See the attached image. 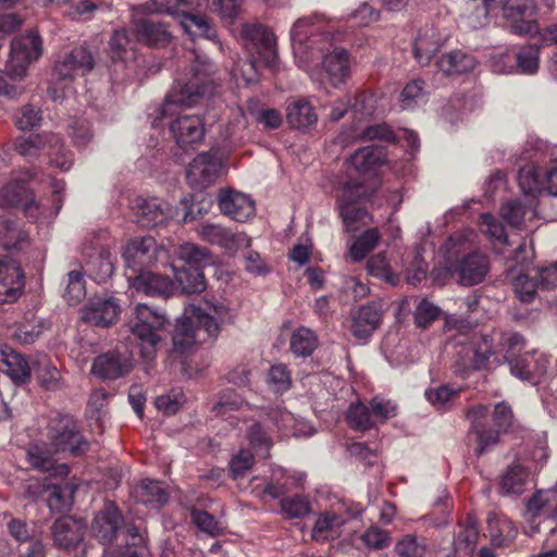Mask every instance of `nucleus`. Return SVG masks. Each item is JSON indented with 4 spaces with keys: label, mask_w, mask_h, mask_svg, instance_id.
I'll list each match as a JSON object with an SVG mask.
<instances>
[{
    "label": "nucleus",
    "mask_w": 557,
    "mask_h": 557,
    "mask_svg": "<svg viewBox=\"0 0 557 557\" xmlns=\"http://www.w3.org/2000/svg\"><path fill=\"white\" fill-rule=\"evenodd\" d=\"M209 312H205L201 309H196L191 317L177 320L173 334L175 351L185 352L196 344L215 338L220 333L221 325L234 322L235 311L225 301L209 304Z\"/></svg>",
    "instance_id": "f03ea898"
},
{
    "label": "nucleus",
    "mask_w": 557,
    "mask_h": 557,
    "mask_svg": "<svg viewBox=\"0 0 557 557\" xmlns=\"http://www.w3.org/2000/svg\"><path fill=\"white\" fill-rule=\"evenodd\" d=\"M222 171L221 159L216 153L201 152L190 162L186 177L191 188L202 190L212 185Z\"/></svg>",
    "instance_id": "9b49d317"
},
{
    "label": "nucleus",
    "mask_w": 557,
    "mask_h": 557,
    "mask_svg": "<svg viewBox=\"0 0 557 557\" xmlns=\"http://www.w3.org/2000/svg\"><path fill=\"white\" fill-rule=\"evenodd\" d=\"M247 438L255 449L264 453H268L273 445L272 437L261 421L251 422L247 429Z\"/></svg>",
    "instance_id": "13d9d810"
},
{
    "label": "nucleus",
    "mask_w": 557,
    "mask_h": 557,
    "mask_svg": "<svg viewBox=\"0 0 557 557\" xmlns=\"http://www.w3.org/2000/svg\"><path fill=\"white\" fill-rule=\"evenodd\" d=\"M191 520L197 528L211 536H219L223 533V525L220 520L205 510L194 509Z\"/></svg>",
    "instance_id": "bf43d9fd"
},
{
    "label": "nucleus",
    "mask_w": 557,
    "mask_h": 557,
    "mask_svg": "<svg viewBox=\"0 0 557 557\" xmlns=\"http://www.w3.org/2000/svg\"><path fill=\"white\" fill-rule=\"evenodd\" d=\"M185 7H188V0H149L132 7V18H146L149 14H168L176 17L185 13Z\"/></svg>",
    "instance_id": "2f4dec72"
},
{
    "label": "nucleus",
    "mask_w": 557,
    "mask_h": 557,
    "mask_svg": "<svg viewBox=\"0 0 557 557\" xmlns=\"http://www.w3.org/2000/svg\"><path fill=\"white\" fill-rule=\"evenodd\" d=\"M108 53L113 62H127L136 55L134 42L125 28L115 29L108 44Z\"/></svg>",
    "instance_id": "ea45409f"
},
{
    "label": "nucleus",
    "mask_w": 557,
    "mask_h": 557,
    "mask_svg": "<svg viewBox=\"0 0 557 557\" xmlns=\"http://www.w3.org/2000/svg\"><path fill=\"white\" fill-rule=\"evenodd\" d=\"M381 238L377 228H368L350 246L349 257L354 262L362 261L379 244Z\"/></svg>",
    "instance_id": "a18cd8bd"
},
{
    "label": "nucleus",
    "mask_w": 557,
    "mask_h": 557,
    "mask_svg": "<svg viewBox=\"0 0 557 557\" xmlns=\"http://www.w3.org/2000/svg\"><path fill=\"white\" fill-rule=\"evenodd\" d=\"M540 51L536 46L522 47L517 53V65L521 73L532 75L537 72Z\"/></svg>",
    "instance_id": "052dcab7"
},
{
    "label": "nucleus",
    "mask_w": 557,
    "mask_h": 557,
    "mask_svg": "<svg viewBox=\"0 0 557 557\" xmlns=\"http://www.w3.org/2000/svg\"><path fill=\"white\" fill-rule=\"evenodd\" d=\"M424 85L423 81L414 79L404 87L399 98L401 109H413L424 99Z\"/></svg>",
    "instance_id": "4d7b16f0"
},
{
    "label": "nucleus",
    "mask_w": 557,
    "mask_h": 557,
    "mask_svg": "<svg viewBox=\"0 0 557 557\" xmlns=\"http://www.w3.org/2000/svg\"><path fill=\"white\" fill-rule=\"evenodd\" d=\"M529 472L520 465H511L499 478V487L504 495L518 496L525 491Z\"/></svg>",
    "instance_id": "4c0bfd02"
},
{
    "label": "nucleus",
    "mask_w": 557,
    "mask_h": 557,
    "mask_svg": "<svg viewBox=\"0 0 557 557\" xmlns=\"http://www.w3.org/2000/svg\"><path fill=\"white\" fill-rule=\"evenodd\" d=\"M437 66L445 75H460L472 71L475 66V60L467 52L454 50L443 54L437 60Z\"/></svg>",
    "instance_id": "72a5a7b5"
},
{
    "label": "nucleus",
    "mask_w": 557,
    "mask_h": 557,
    "mask_svg": "<svg viewBox=\"0 0 557 557\" xmlns=\"http://www.w3.org/2000/svg\"><path fill=\"white\" fill-rule=\"evenodd\" d=\"M510 23L515 34H529L534 28L535 5L533 0H508L499 11Z\"/></svg>",
    "instance_id": "6ab92c4d"
},
{
    "label": "nucleus",
    "mask_w": 557,
    "mask_h": 557,
    "mask_svg": "<svg viewBox=\"0 0 557 557\" xmlns=\"http://www.w3.org/2000/svg\"><path fill=\"white\" fill-rule=\"evenodd\" d=\"M450 276L462 286L480 284L490 271L488 258L479 252L469 253L447 268Z\"/></svg>",
    "instance_id": "ddd939ff"
},
{
    "label": "nucleus",
    "mask_w": 557,
    "mask_h": 557,
    "mask_svg": "<svg viewBox=\"0 0 557 557\" xmlns=\"http://www.w3.org/2000/svg\"><path fill=\"white\" fill-rule=\"evenodd\" d=\"M173 270L175 281L181 287L182 293L190 295L200 294L206 290L207 281L202 272V269H199L198 267H173Z\"/></svg>",
    "instance_id": "c9c22d12"
},
{
    "label": "nucleus",
    "mask_w": 557,
    "mask_h": 557,
    "mask_svg": "<svg viewBox=\"0 0 557 557\" xmlns=\"http://www.w3.org/2000/svg\"><path fill=\"white\" fill-rule=\"evenodd\" d=\"M287 123L297 129H308L318 122V115L313 106L306 99L300 98L287 107Z\"/></svg>",
    "instance_id": "473e14b6"
},
{
    "label": "nucleus",
    "mask_w": 557,
    "mask_h": 557,
    "mask_svg": "<svg viewBox=\"0 0 557 557\" xmlns=\"http://www.w3.org/2000/svg\"><path fill=\"white\" fill-rule=\"evenodd\" d=\"M281 509L288 518H302L310 512L311 507L307 498L296 495L282 498Z\"/></svg>",
    "instance_id": "0e129e2a"
},
{
    "label": "nucleus",
    "mask_w": 557,
    "mask_h": 557,
    "mask_svg": "<svg viewBox=\"0 0 557 557\" xmlns=\"http://www.w3.org/2000/svg\"><path fill=\"white\" fill-rule=\"evenodd\" d=\"M170 132L180 148H193L205 137L203 121L196 114L180 115L170 124Z\"/></svg>",
    "instance_id": "f3484780"
},
{
    "label": "nucleus",
    "mask_w": 557,
    "mask_h": 557,
    "mask_svg": "<svg viewBox=\"0 0 557 557\" xmlns=\"http://www.w3.org/2000/svg\"><path fill=\"white\" fill-rule=\"evenodd\" d=\"M502 351L505 352L504 359L508 362L510 373L520 380H531V370L528 364V357H515L524 347L523 337L518 333H505L500 337Z\"/></svg>",
    "instance_id": "aec40b11"
},
{
    "label": "nucleus",
    "mask_w": 557,
    "mask_h": 557,
    "mask_svg": "<svg viewBox=\"0 0 557 557\" xmlns=\"http://www.w3.org/2000/svg\"><path fill=\"white\" fill-rule=\"evenodd\" d=\"M518 181L524 194H536L544 190L543 176L533 166L521 169L518 174Z\"/></svg>",
    "instance_id": "680f3d73"
},
{
    "label": "nucleus",
    "mask_w": 557,
    "mask_h": 557,
    "mask_svg": "<svg viewBox=\"0 0 557 557\" xmlns=\"http://www.w3.org/2000/svg\"><path fill=\"white\" fill-rule=\"evenodd\" d=\"M479 539V530L474 521L469 522L460 529L453 548L457 557H472Z\"/></svg>",
    "instance_id": "c03bdc74"
},
{
    "label": "nucleus",
    "mask_w": 557,
    "mask_h": 557,
    "mask_svg": "<svg viewBox=\"0 0 557 557\" xmlns=\"http://www.w3.org/2000/svg\"><path fill=\"white\" fill-rule=\"evenodd\" d=\"M28 188L23 181H15L0 190V207L23 206L27 218L36 221L39 206L29 201Z\"/></svg>",
    "instance_id": "c756f323"
},
{
    "label": "nucleus",
    "mask_w": 557,
    "mask_h": 557,
    "mask_svg": "<svg viewBox=\"0 0 557 557\" xmlns=\"http://www.w3.org/2000/svg\"><path fill=\"white\" fill-rule=\"evenodd\" d=\"M159 252L160 249L157 242L151 236L131 239L123 251L124 261L132 271L131 276H135L152 267L158 259Z\"/></svg>",
    "instance_id": "9d476101"
},
{
    "label": "nucleus",
    "mask_w": 557,
    "mask_h": 557,
    "mask_svg": "<svg viewBox=\"0 0 557 557\" xmlns=\"http://www.w3.org/2000/svg\"><path fill=\"white\" fill-rule=\"evenodd\" d=\"M38 384L47 391H59L65 386L60 370L49 359L42 357L33 362Z\"/></svg>",
    "instance_id": "a19ab883"
},
{
    "label": "nucleus",
    "mask_w": 557,
    "mask_h": 557,
    "mask_svg": "<svg viewBox=\"0 0 557 557\" xmlns=\"http://www.w3.org/2000/svg\"><path fill=\"white\" fill-rule=\"evenodd\" d=\"M363 508L358 507L349 511L344 503L333 507L330 510L321 512L312 528L311 537L317 542H326L338 539L342 535L343 528L347 521L360 515Z\"/></svg>",
    "instance_id": "1a4fd4ad"
},
{
    "label": "nucleus",
    "mask_w": 557,
    "mask_h": 557,
    "mask_svg": "<svg viewBox=\"0 0 557 557\" xmlns=\"http://www.w3.org/2000/svg\"><path fill=\"white\" fill-rule=\"evenodd\" d=\"M94 536L103 545L115 544L104 549L106 557H145L147 548L144 536L133 523L124 519L114 503H106L91 523Z\"/></svg>",
    "instance_id": "f257e3e1"
},
{
    "label": "nucleus",
    "mask_w": 557,
    "mask_h": 557,
    "mask_svg": "<svg viewBox=\"0 0 557 557\" xmlns=\"http://www.w3.org/2000/svg\"><path fill=\"white\" fill-rule=\"evenodd\" d=\"M481 225L483 232L494 242V244L506 245L508 239L503 224L491 213L481 214Z\"/></svg>",
    "instance_id": "69168bd1"
},
{
    "label": "nucleus",
    "mask_w": 557,
    "mask_h": 557,
    "mask_svg": "<svg viewBox=\"0 0 557 557\" xmlns=\"http://www.w3.org/2000/svg\"><path fill=\"white\" fill-rule=\"evenodd\" d=\"M134 35L138 42L149 47H161L170 42L172 35L164 23L149 18H132Z\"/></svg>",
    "instance_id": "b1692460"
},
{
    "label": "nucleus",
    "mask_w": 557,
    "mask_h": 557,
    "mask_svg": "<svg viewBox=\"0 0 557 557\" xmlns=\"http://www.w3.org/2000/svg\"><path fill=\"white\" fill-rule=\"evenodd\" d=\"M338 210L347 233H354L358 231L361 225H366L371 221L368 211L358 205L350 207L344 206Z\"/></svg>",
    "instance_id": "5fc2aeb1"
},
{
    "label": "nucleus",
    "mask_w": 557,
    "mask_h": 557,
    "mask_svg": "<svg viewBox=\"0 0 557 557\" xmlns=\"http://www.w3.org/2000/svg\"><path fill=\"white\" fill-rule=\"evenodd\" d=\"M49 438L54 451L67 453L74 457L82 456L89 449V443L69 416H59L51 421Z\"/></svg>",
    "instance_id": "0eeeda50"
},
{
    "label": "nucleus",
    "mask_w": 557,
    "mask_h": 557,
    "mask_svg": "<svg viewBox=\"0 0 557 557\" xmlns=\"http://www.w3.org/2000/svg\"><path fill=\"white\" fill-rule=\"evenodd\" d=\"M346 421L348 425L356 431H368L374 428V419L372 418L371 410L362 403L350 404Z\"/></svg>",
    "instance_id": "8fccbe9b"
},
{
    "label": "nucleus",
    "mask_w": 557,
    "mask_h": 557,
    "mask_svg": "<svg viewBox=\"0 0 557 557\" xmlns=\"http://www.w3.org/2000/svg\"><path fill=\"white\" fill-rule=\"evenodd\" d=\"M467 419L471 424V433L475 435L478 447L475 454L481 456L488 448L496 445L499 434L508 430L513 420L511 407L500 401L495 405L493 412V422L495 429H488L490 407L486 405H476L467 412Z\"/></svg>",
    "instance_id": "20e7f679"
},
{
    "label": "nucleus",
    "mask_w": 557,
    "mask_h": 557,
    "mask_svg": "<svg viewBox=\"0 0 557 557\" xmlns=\"http://www.w3.org/2000/svg\"><path fill=\"white\" fill-rule=\"evenodd\" d=\"M14 120L20 129H32L40 124L41 112L36 107L26 104L15 113Z\"/></svg>",
    "instance_id": "338daca9"
},
{
    "label": "nucleus",
    "mask_w": 557,
    "mask_h": 557,
    "mask_svg": "<svg viewBox=\"0 0 557 557\" xmlns=\"http://www.w3.org/2000/svg\"><path fill=\"white\" fill-rule=\"evenodd\" d=\"M364 197H367V194L363 184L357 181H348L342 186L337 199V207L341 209L344 206H356Z\"/></svg>",
    "instance_id": "6e6d98bb"
},
{
    "label": "nucleus",
    "mask_w": 557,
    "mask_h": 557,
    "mask_svg": "<svg viewBox=\"0 0 557 557\" xmlns=\"http://www.w3.org/2000/svg\"><path fill=\"white\" fill-rule=\"evenodd\" d=\"M458 395L459 391L448 385H438L426 389L424 393L426 400L437 411L449 410Z\"/></svg>",
    "instance_id": "09e8293b"
},
{
    "label": "nucleus",
    "mask_w": 557,
    "mask_h": 557,
    "mask_svg": "<svg viewBox=\"0 0 557 557\" xmlns=\"http://www.w3.org/2000/svg\"><path fill=\"white\" fill-rule=\"evenodd\" d=\"M197 233L202 240L227 251H235L239 247L248 245V239L244 233H235L221 224H202Z\"/></svg>",
    "instance_id": "412c9836"
},
{
    "label": "nucleus",
    "mask_w": 557,
    "mask_h": 557,
    "mask_svg": "<svg viewBox=\"0 0 557 557\" xmlns=\"http://www.w3.org/2000/svg\"><path fill=\"white\" fill-rule=\"evenodd\" d=\"M395 549L401 557H422L425 553V544L419 542L414 535L409 534L398 541Z\"/></svg>",
    "instance_id": "774afa93"
},
{
    "label": "nucleus",
    "mask_w": 557,
    "mask_h": 557,
    "mask_svg": "<svg viewBox=\"0 0 557 557\" xmlns=\"http://www.w3.org/2000/svg\"><path fill=\"white\" fill-rule=\"evenodd\" d=\"M45 326L46 323L42 319L32 317L30 319L20 323L12 336L17 343L29 345L39 338Z\"/></svg>",
    "instance_id": "3c124183"
},
{
    "label": "nucleus",
    "mask_w": 557,
    "mask_h": 557,
    "mask_svg": "<svg viewBox=\"0 0 557 557\" xmlns=\"http://www.w3.org/2000/svg\"><path fill=\"white\" fill-rule=\"evenodd\" d=\"M25 276L20 262L0 255V304L14 302L23 293Z\"/></svg>",
    "instance_id": "4468645a"
},
{
    "label": "nucleus",
    "mask_w": 557,
    "mask_h": 557,
    "mask_svg": "<svg viewBox=\"0 0 557 557\" xmlns=\"http://www.w3.org/2000/svg\"><path fill=\"white\" fill-rule=\"evenodd\" d=\"M27 244L22 227L7 215H0V247L7 251L20 250Z\"/></svg>",
    "instance_id": "f704fd0d"
},
{
    "label": "nucleus",
    "mask_w": 557,
    "mask_h": 557,
    "mask_svg": "<svg viewBox=\"0 0 557 557\" xmlns=\"http://www.w3.org/2000/svg\"><path fill=\"white\" fill-rule=\"evenodd\" d=\"M128 281L138 293L151 297H169L174 290V283L164 275L144 271L135 276L128 275Z\"/></svg>",
    "instance_id": "cd10ccee"
},
{
    "label": "nucleus",
    "mask_w": 557,
    "mask_h": 557,
    "mask_svg": "<svg viewBox=\"0 0 557 557\" xmlns=\"http://www.w3.org/2000/svg\"><path fill=\"white\" fill-rule=\"evenodd\" d=\"M32 369L28 361L8 345H0V371L5 373L16 384L30 381Z\"/></svg>",
    "instance_id": "a878e982"
},
{
    "label": "nucleus",
    "mask_w": 557,
    "mask_h": 557,
    "mask_svg": "<svg viewBox=\"0 0 557 557\" xmlns=\"http://www.w3.org/2000/svg\"><path fill=\"white\" fill-rule=\"evenodd\" d=\"M318 338L315 334L307 327L295 330L290 337V350L297 357H308L317 348Z\"/></svg>",
    "instance_id": "49530a36"
},
{
    "label": "nucleus",
    "mask_w": 557,
    "mask_h": 557,
    "mask_svg": "<svg viewBox=\"0 0 557 557\" xmlns=\"http://www.w3.org/2000/svg\"><path fill=\"white\" fill-rule=\"evenodd\" d=\"M85 523L71 516L62 517L53 523L52 535L57 546L71 548L81 543L85 534Z\"/></svg>",
    "instance_id": "c85d7f7f"
},
{
    "label": "nucleus",
    "mask_w": 557,
    "mask_h": 557,
    "mask_svg": "<svg viewBox=\"0 0 557 557\" xmlns=\"http://www.w3.org/2000/svg\"><path fill=\"white\" fill-rule=\"evenodd\" d=\"M194 59L188 71L181 74L174 81L172 89L165 98L162 107V115H166L172 104L191 107L202 98L208 88V78L212 72V64L206 55L189 52V59Z\"/></svg>",
    "instance_id": "7ed1b4c3"
},
{
    "label": "nucleus",
    "mask_w": 557,
    "mask_h": 557,
    "mask_svg": "<svg viewBox=\"0 0 557 557\" xmlns=\"http://www.w3.org/2000/svg\"><path fill=\"white\" fill-rule=\"evenodd\" d=\"M85 275L81 270L67 273L64 298L70 305H76L86 297Z\"/></svg>",
    "instance_id": "864d4df0"
},
{
    "label": "nucleus",
    "mask_w": 557,
    "mask_h": 557,
    "mask_svg": "<svg viewBox=\"0 0 557 557\" xmlns=\"http://www.w3.org/2000/svg\"><path fill=\"white\" fill-rule=\"evenodd\" d=\"M220 211L237 222H246L255 214V202L246 194L233 189H222L218 196Z\"/></svg>",
    "instance_id": "a211bd4d"
},
{
    "label": "nucleus",
    "mask_w": 557,
    "mask_h": 557,
    "mask_svg": "<svg viewBox=\"0 0 557 557\" xmlns=\"http://www.w3.org/2000/svg\"><path fill=\"white\" fill-rule=\"evenodd\" d=\"M95 59L84 46L75 47L54 64V75L59 79H72L77 74H86L94 69Z\"/></svg>",
    "instance_id": "dca6fc26"
},
{
    "label": "nucleus",
    "mask_w": 557,
    "mask_h": 557,
    "mask_svg": "<svg viewBox=\"0 0 557 557\" xmlns=\"http://www.w3.org/2000/svg\"><path fill=\"white\" fill-rule=\"evenodd\" d=\"M75 488L66 483L64 485H52L49 490L47 504L51 511H63L73 505Z\"/></svg>",
    "instance_id": "603ef678"
},
{
    "label": "nucleus",
    "mask_w": 557,
    "mask_h": 557,
    "mask_svg": "<svg viewBox=\"0 0 557 557\" xmlns=\"http://www.w3.org/2000/svg\"><path fill=\"white\" fill-rule=\"evenodd\" d=\"M386 159L384 149L380 146H368L358 149L349 159L355 171L364 174L377 165L382 164Z\"/></svg>",
    "instance_id": "58836bf2"
},
{
    "label": "nucleus",
    "mask_w": 557,
    "mask_h": 557,
    "mask_svg": "<svg viewBox=\"0 0 557 557\" xmlns=\"http://www.w3.org/2000/svg\"><path fill=\"white\" fill-rule=\"evenodd\" d=\"M136 222L143 227L165 225L176 215V210L166 201L152 198H137L133 206Z\"/></svg>",
    "instance_id": "f8f14e48"
},
{
    "label": "nucleus",
    "mask_w": 557,
    "mask_h": 557,
    "mask_svg": "<svg viewBox=\"0 0 557 557\" xmlns=\"http://www.w3.org/2000/svg\"><path fill=\"white\" fill-rule=\"evenodd\" d=\"M129 358L116 351L102 354L94 359L91 373L100 380H115L131 372Z\"/></svg>",
    "instance_id": "4be33fe9"
},
{
    "label": "nucleus",
    "mask_w": 557,
    "mask_h": 557,
    "mask_svg": "<svg viewBox=\"0 0 557 557\" xmlns=\"http://www.w3.org/2000/svg\"><path fill=\"white\" fill-rule=\"evenodd\" d=\"M458 355L462 359V366L466 370H480L484 368L490 358L494 355L492 349V338L488 335H481L463 345Z\"/></svg>",
    "instance_id": "393cba45"
},
{
    "label": "nucleus",
    "mask_w": 557,
    "mask_h": 557,
    "mask_svg": "<svg viewBox=\"0 0 557 557\" xmlns=\"http://www.w3.org/2000/svg\"><path fill=\"white\" fill-rule=\"evenodd\" d=\"M174 256L184 263L183 267H202L211 262L210 252L207 248L193 243H184L174 249Z\"/></svg>",
    "instance_id": "37998d69"
},
{
    "label": "nucleus",
    "mask_w": 557,
    "mask_h": 557,
    "mask_svg": "<svg viewBox=\"0 0 557 557\" xmlns=\"http://www.w3.org/2000/svg\"><path fill=\"white\" fill-rule=\"evenodd\" d=\"M322 69L333 87L344 84L350 75V60L347 50L335 47L324 54Z\"/></svg>",
    "instance_id": "bb28decb"
},
{
    "label": "nucleus",
    "mask_w": 557,
    "mask_h": 557,
    "mask_svg": "<svg viewBox=\"0 0 557 557\" xmlns=\"http://www.w3.org/2000/svg\"><path fill=\"white\" fill-rule=\"evenodd\" d=\"M42 40L37 32L30 30L11 41L10 55L5 64L7 74L12 79H22L29 65L41 57Z\"/></svg>",
    "instance_id": "423d86ee"
},
{
    "label": "nucleus",
    "mask_w": 557,
    "mask_h": 557,
    "mask_svg": "<svg viewBox=\"0 0 557 557\" xmlns=\"http://www.w3.org/2000/svg\"><path fill=\"white\" fill-rule=\"evenodd\" d=\"M434 30L419 34L413 44V55L421 65H428L433 54L438 50L440 44L434 39Z\"/></svg>",
    "instance_id": "de8ad7c7"
},
{
    "label": "nucleus",
    "mask_w": 557,
    "mask_h": 557,
    "mask_svg": "<svg viewBox=\"0 0 557 557\" xmlns=\"http://www.w3.org/2000/svg\"><path fill=\"white\" fill-rule=\"evenodd\" d=\"M240 38L251 55L258 58L264 66L273 69L277 60L274 34L260 24H243Z\"/></svg>",
    "instance_id": "6e6552de"
},
{
    "label": "nucleus",
    "mask_w": 557,
    "mask_h": 557,
    "mask_svg": "<svg viewBox=\"0 0 557 557\" xmlns=\"http://www.w3.org/2000/svg\"><path fill=\"white\" fill-rule=\"evenodd\" d=\"M268 383L275 393H284L292 385L290 372L283 363L273 364L268 373Z\"/></svg>",
    "instance_id": "e2e57ef3"
},
{
    "label": "nucleus",
    "mask_w": 557,
    "mask_h": 557,
    "mask_svg": "<svg viewBox=\"0 0 557 557\" xmlns=\"http://www.w3.org/2000/svg\"><path fill=\"white\" fill-rule=\"evenodd\" d=\"M136 497L145 505L160 508L168 503L169 493L161 482L145 479L136 487Z\"/></svg>",
    "instance_id": "79ce46f5"
},
{
    "label": "nucleus",
    "mask_w": 557,
    "mask_h": 557,
    "mask_svg": "<svg viewBox=\"0 0 557 557\" xmlns=\"http://www.w3.org/2000/svg\"><path fill=\"white\" fill-rule=\"evenodd\" d=\"M193 9V3L188 1V7H185V13H181L177 17H182L181 25L184 30L191 37H205L210 40L216 39V32L211 26L208 18L201 15L193 14L189 11Z\"/></svg>",
    "instance_id": "e433bc0d"
},
{
    "label": "nucleus",
    "mask_w": 557,
    "mask_h": 557,
    "mask_svg": "<svg viewBox=\"0 0 557 557\" xmlns=\"http://www.w3.org/2000/svg\"><path fill=\"white\" fill-rule=\"evenodd\" d=\"M120 313L121 306L116 298L97 296L82 308L81 319L94 326L108 327L116 322Z\"/></svg>",
    "instance_id": "2eb2a0df"
},
{
    "label": "nucleus",
    "mask_w": 557,
    "mask_h": 557,
    "mask_svg": "<svg viewBox=\"0 0 557 557\" xmlns=\"http://www.w3.org/2000/svg\"><path fill=\"white\" fill-rule=\"evenodd\" d=\"M317 17H302L297 20L290 30L294 51L299 53L302 48L313 50L323 34H318Z\"/></svg>",
    "instance_id": "7c9ffc66"
},
{
    "label": "nucleus",
    "mask_w": 557,
    "mask_h": 557,
    "mask_svg": "<svg viewBox=\"0 0 557 557\" xmlns=\"http://www.w3.org/2000/svg\"><path fill=\"white\" fill-rule=\"evenodd\" d=\"M382 307L376 302L361 306L351 313V333L358 341H367L382 322Z\"/></svg>",
    "instance_id": "5701e85b"
},
{
    "label": "nucleus",
    "mask_w": 557,
    "mask_h": 557,
    "mask_svg": "<svg viewBox=\"0 0 557 557\" xmlns=\"http://www.w3.org/2000/svg\"><path fill=\"white\" fill-rule=\"evenodd\" d=\"M166 318L160 310L146 304H137L134 318L129 322L132 334L138 339L141 357L150 361L154 358L160 342L159 332L165 326Z\"/></svg>",
    "instance_id": "39448f33"
}]
</instances>
